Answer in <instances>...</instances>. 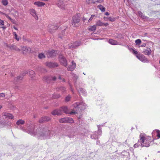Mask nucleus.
<instances>
[{"instance_id": "nucleus-1", "label": "nucleus", "mask_w": 160, "mask_h": 160, "mask_svg": "<svg viewBox=\"0 0 160 160\" xmlns=\"http://www.w3.org/2000/svg\"><path fill=\"white\" fill-rule=\"evenodd\" d=\"M25 123V121L22 119H19L16 122L17 125L19 127L18 128H19L21 130L26 132L27 133L30 134L36 137L39 139L44 140L45 139H48L51 137V135H53L54 131H50L49 130H47L45 129H38L35 132L34 131L33 127H28L27 129L22 127H20L19 126L21 125H22Z\"/></svg>"}, {"instance_id": "nucleus-2", "label": "nucleus", "mask_w": 160, "mask_h": 160, "mask_svg": "<svg viewBox=\"0 0 160 160\" xmlns=\"http://www.w3.org/2000/svg\"><path fill=\"white\" fill-rule=\"evenodd\" d=\"M139 138V143L141 144L142 147H149L150 145V143L153 142L154 140L151 137L147 136L144 133H141L140 134Z\"/></svg>"}, {"instance_id": "nucleus-3", "label": "nucleus", "mask_w": 160, "mask_h": 160, "mask_svg": "<svg viewBox=\"0 0 160 160\" xmlns=\"http://www.w3.org/2000/svg\"><path fill=\"white\" fill-rule=\"evenodd\" d=\"M87 107V105L83 102H77L74 103L72 106L71 108L73 111H74L79 110H82L85 109Z\"/></svg>"}, {"instance_id": "nucleus-4", "label": "nucleus", "mask_w": 160, "mask_h": 160, "mask_svg": "<svg viewBox=\"0 0 160 160\" xmlns=\"http://www.w3.org/2000/svg\"><path fill=\"white\" fill-rule=\"evenodd\" d=\"M73 79L75 81V86L77 90L80 94H82L84 96L87 95V92L84 90L82 88H79L76 84V81L78 78V76L74 73H72Z\"/></svg>"}, {"instance_id": "nucleus-5", "label": "nucleus", "mask_w": 160, "mask_h": 160, "mask_svg": "<svg viewBox=\"0 0 160 160\" xmlns=\"http://www.w3.org/2000/svg\"><path fill=\"white\" fill-rule=\"evenodd\" d=\"M132 53L135 55L136 57L142 62L144 63L148 62V60L145 56L142 54L138 53L137 51H132Z\"/></svg>"}, {"instance_id": "nucleus-6", "label": "nucleus", "mask_w": 160, "mask_h": 160, "mask_svg": "<svg viewBox=\"0 0 160 160\" xmlns=\"http://www.w3.org/2000/svg\"><path fill=\"white\" fill-rule=\"evenodd\" d=\"M66 52H62L59 55L58 59L60 63L66 67L67 66V61L65 57V53Z\"/></svg>"}, {"instance_id": "nucleus-7", "label": "nucleus", "mask_w": 160, "mask_h": 160, "mask_svg": "<svg viewBox=\"0 0 160 160\" xmlns=\"http://www.w3.org/2000/svg\"><path fill=\"white\" fill-rule=\"evenodd\" d=\"M80 21L79 16L76 14L72 17V24L74 27H78Z\"/></svg>"}, {"instance_id": "nucleus-8", "label": "nucleus", "mask_w": 160, "mask_h": 160, "mask_svg": "<svg viewBox=\"0 0 160 160\" xmlns=\"http://www.w3.org/2000/svg\"><path fill=\"white\" fill-rule=\"evenodd\" d=\"M98 131L97 132H95L91 136V138L92 139H96L98 138V137L101 135L102 131L100 129V125H98Z\"/></svg>"}, {"instance_id": "nucleus-9", "label": "nucleus", "mask_w": 160, "mask_h": 160, "mask_svg": "<svg viewBox=\"0 0 160 160\" xmlns=\"http://www.w3.org/2000/svg\"><path fill=\"white\" fill-rule=\"evenodd\" d=\"M60 109L61 110L62 113V112H63L66 113H69L70 114H73L77 113V112L74 111L69 112L68 109L66 106L61 107Z\"/></svg>"}, {"instance_id": "nucleus-10", "label": "nucleus", "mask_w": 160, "mask_h": 160, "mask_svg": "<svg viewBox=\"0 0 160 160\" xmlns=\"http://www.w3.org/2000/svg\"><path fill=\"white\" fill-rule=\"evenodd\" d=\"M80 45V41H76L72 43H71L69 44V47L70 49L76 48L77 47Z\"/></svg>"}, {"instance_id": "nucleus-11", "label": "nucleus", "mask_w": 160, "mask_h": 160, "mask_svg": "<svg viewBox=\"0 0 160 160\" xmlns=\"http://www.w3.org/2000/svg\"><path fill=\"white\" fill-rule=\"evenodd\" d=\"M72 64L70 65L67 67V69L68 71H73L76 68V63L73 61H72Z\"/></svg>"}, {"instance_id": "nucleus-12", "label": "nucleus", "mask_w": 160, "mask_h": 160, "mask_svg": "<svg viewBox=\"0 0 160 160\" xmlns=\"http://www.w3.org/2000/svg\"><path fill=\"white\" fill-rule=\"evenodd\" d=\"M30 13L34 17L36 20L38 19V17L36 10L33 8H32L29 10Z\"/></svg>"}, {"instance_id": "nucleus-13", "label": "nucleus", "mask_w": 160, "mask_h": 160, "mask_svg": "<svg viewBox=\"0 0 160 160\" xmlns=\"http://www.w3.org/2000/svg\"><path fill=\"white\" fill-rule=\"evenodd\" d=\"M46 65L50 68H54L57 67L58 66V64L57 63L51 62H46Z\"/></svg>"}, {"instance_id": "nucleus-14", "label": "nucleus", "mask_w": 160, "mask_h": 160, "mask_svg": "<svg viewBox=\"0 0 160 160\" xmlns=\"http://www.w3.org/2000/svg\"><path fill=\"white\" fill-rule=\"evenodd\" d=\"M2 115L4 116L5 118L9 119H12L13 118V116L11 113L4 112L2 113Z\"/></svg>"}, {"instance_id": "nucleus-15", "label": "nucleus", "mask_w": 160, "mask_h": 160, "mask_svg": "<svg viewBox=\"0 0 160 160\" xmlns=\"http://www.w3.org/2000/svg\"><path fill=\"white\" fill-rule=\"evenodd\" d=\"M49 31L51 33L53 32L55 30H56L58 28V26H54L50 25L48 26Z\"/></svg>"}, {"instance_id": "nucleus-16", "label": "nucleus", "mask_w": 160, "mask_h": 160, "mask_svg": "<svg viewBox=\"0 0 160 160\" xmlns=\"http://www.w3.org/2000/svg\"><path fill=\"white\" fill-rule=\"evenodd\" d=\"M57 6L61 9H64L65 7V4L61 0H58L57 1L56 4Z\"/></svg>"}, {"instance_id": "nucleus-17", "label": "nucleus", "mask_w": 160, "mask_h": 160, "mask_svg": "<svg viewBox=\"0 0 160 160\" xmlns=\"http://www.w3.org/2000/svg\"><path fill=\"white\" fill-rule=\"evenodd\" d=\"M52 114L53 115H61L62 114V110L60 109L55 110L52 112Z\"/></svg>"}, {"instance_id": "nucleus-18", "label": "nucleus", "mask_w": 160, "mask_h": 160, "mask_svg": "<svg viewBox=\"0 0 160 160\" xmlns=\"http://www.w3.org/2000/svg\"><path fill=\"white\" fill-rule=\"evenodd\" d=\"M87 3L88 4H90L91 3H101V0H86V1Z\"/></svg>"}, {"instance_id": "nucleus-19", "label": "nucleus", "mask_w": 160, "mask_h": 160, "mask_svg": "<svg viewBox=\"0 0 160 160\" xmlns=\"http://www.w3.org/2000/svg\"><path fill=\"white\" fill-rule=\"evenodd\" d=\"M11 123L9 122H8L7 123L6 122H0V127H9Z\"/></svg>"}, {"instance_id": "nucleus-20", "label": "nucleus", "mask_w": 160, "mask_h": 160, "mask_svg": "<svg viewBox=\"0 0 160 160\" xmlns=\"http://www.w3.org/2000/svg\"><path fill=\"white\" fill-rule=\"evenodd\" d=\"M50 119V118L48 117H42L39 120V122L40 123H42L44 122L48 121Z\"/></svg>"}, {"instance_id": "nucleus-21", "label": "nucleus", "mask_w": 160, "mask_h": 160, "mask_svg": "<svg viewBox=\"0 0 160 160\" xmlns=\"http://www.w3.org/2000/svg\"><path fill=\"white\" fill-rule=\"evenodd\" d=\"M34 4L38 7H41L44 6L45 5L44 3L39 1L34 2Z\"/></svg>"}, {"instance_id": "nucleus-22", "label": "nucleus", "mask_w": 160, "mask_h": 160, "mask_svg": "<svg viewBox=\"0 0 160 160\" xmlns=\"http://www.w3.org/2000/svg\"><path fill=\"white\" fill-rule=\"evenodd\" d=\"M108 42L112 45H116L118 44V42L112 39H109L108 40Z\"/></svg>"}, {"instance_id": "nucleus-23", "label": "nucleus", "mask_w": 160, "mask_h": 160, "mask_svg": "<svg viewBox=\"0 0 160 160\" xmlns=\"http://www.w3.org/2000/svg\"><path fill=\"white\" fill-rule=\"evenodd\" d=\"M104 20L106 21H108V20H109V21L111 22H114L116 20V19L115 18H105L104 17Z\"/></svg>"}, {"instance_id": "nucleus-24", "label": "nucleus", "mask_w": 160, "mask_h": 160, "mask_svg": "<svg viewBox=\"0 0 160 160\" xmlns=\"http://www.w3.org/2000/svg\"><path fill=\"white\" fill-rule=\"evenodd\" d=\"M96 29V25L93 26H91L89 27L88 30L90 31H94Z\"/></svg>"}, {"instance_id": "nucleus-25", "label": "nucleus", "mask_w": 160, "mask_h": 160, "mask_svg": "<svg viewBox=\"0 0 160 160\" xmlns=\"http://www.w3.org/2000/svg\"><path fill=\"white\" fill-rule=\"evenodd\" d=\"M141 42H142L141 40L139 39H137L135 41V43L136 45L138 46V47L139 46H140V45L141 44Z\"/></svg>"}, {"instance_id": "nucleus-26", "label": "nucleus", "mask_w": 160, "mask_h": 160, "mask_svg": "<svg viewBox=\"0 0 160 160\" xmlns=\"http://www.w3.org/2000/svg\"><path fill=\"white\" fill-rule=\"evenodd\" d=\"M67 117L62 118L59 119V121L61 123H67Z\"/></svg>"}, {"instance_id": "nucleus-27", "label": "nucleus", "mask_w": 160, "mask_h": 160, "mask_svg": "<svg viewBox=\"0 0 160 160\" xmlns=\"http://www.w3.org/2000/svg\"><path fill=\"white\" fill-rule=\"evenodd\" d=\"M96 25L99 26H103V22L100 20H98L97 21Z\"/></svg>"}, {"instance_id": "nucleus-28", "label": "nucleus", "mask_w": 160, "mask_h": 160, "mask_svg": "<svg viewBox=\"0 0 160 160\" xmlns=\"http://www.w3.org/2000/svg\"><path fill=\"white\" fill-rule=\"evenodd\" d=\"M148 44H146L145 43H141V44L140 45V46H139V47H146L147 48V49H148V50H151V49L149 48L148 47Z\"/></svg>"}, {"instance_id": "nucleus-29", "label": "nucleus", "mask_w": 160, "mask_h": 160, "mask_svg": "<svg viewBox=\"0 0 160 160\" xmlns=\"http://www.w3.org/2000/svg\"><path fill=\"white\" fill-rule=\"evenodd\" d=\"M98 8L102 12H104L105 11V8L101 5H99L98 6Z\"/></svg>"}, {"instance_id": "nucleus-30", "label": "nucleus", "mask_w": 160, "mask_h": 160, "mask_svg": "<svg viewBox=\"0 0 160 160\" xmlns=\"http://www.w3.org/2000/svg\"><path fill=\"white\" fill-rule=\"evenodd\" d=\"M23 78V76L21 75L18 76V77L15 78L14 79V80L16 81V82H19V80H22Z\"/></svg>"}, {"instance_id": "nucleus-31", "label": "nucleus", "mask_w": 160, "mask_h": 160, "mask_svg": "<svg viewBox=\"0 0 160 160\" xmlns=\"http://www.w3.org/2000/svg\"><path fill=\"white\" fill-rule=\"evenodd\" d=\"M58 90L64 92L66 91V88L63 87H61L58 88Z\"/></svg>"}, {"instance_id": "nucleus-32", "label": "nucleus", "mask_w": 160, "mask_h": 160, "mask_svg": "<svg viewBox=\"0 0 160 160\" xmlns=\"http://www.w3.org/2000/svg\"><path fill=\"white\" fill-rule=\"evenodd\" d=\"M67 123H72L74 122V120L72 118L69 117H67Z\"/></svg>"}, {"instance_id": "nucleus-33", "label": "nucleus", "mask_w": 160, "mask_h": 160, "mask_svg": "<svg viewBox=\"0 0 160 160\" xmlns=\"http://www.w3.org/2000/svg\"><path fill=\"white\" fill-rule=\"evenodd\" d=\"M151 52L152 51H144L143 52V53L146 55H149L151 54Z\"/></svg>"}, {"instance_id": "nucleus-34", "label": "nucleus", "mask_w": 160, "mask_h": 160, "mask_svg": "<svg viewBox=\"0 0 160 160\" xmlns=\"http://www.w3.org/2000/svg\"><path fill=\"white\" fill-rule=\"evenodd\" d=\"M35 73L34 71L31 70L29 72L30 76L32 78L34 76Z\"/></svg>"}, {"instance_id": "nucleus-35", "label": "nucleus", "mask_w": 160, "mask_h": 160, "mask_svg": "<svg viewBox=\"0 0 160 160\" xmlns=\"http://www.w3.org/2000/svg\"><path fill=\"white\" fill-rule=\"evenodd\" d=\"M155 132H157V136L158 138H160V131L159 130H155L153 131V133H155Z\"/></svg>"}, {"instance_id": "nucleus-36", "label": "nucleus", "mask_w": 160, "mask_h": 160, "mask_svg": "<svg viewBox=\"0 0 160 160\" xmlns=\"http://www.w3.org/2000/svg\"><path fill=\"white\" fill-rule=\"evenodd\" d=\"M2 2L4 6H6L8 4V0H2Z\"/></svg>"}, {"instance_id": "nucleus-37", "label": "nucleus", "mask_w": 160, "mask_h": 160, "mask_svg": "<svg viewBox=\"0 0 160 160\" xmlns=\"http://www.w3.org/2000/svg\"><path fill=\"white\" fill-rule=\"evenodd\" d=\"M38 58L40 59H42L45 57V56L43 53H40L38 55Z\"/></svg>"}, {"instance_id": "nucleus-38", "label": "nucleus", "mask_w": 160, "mask_h": 160, "mask_svg": "<svg viewBox=\"0 0 160 160\" xmlns=\"http://www.w3.org/2000/svg\"><path fill=\"white\" fill-rule=\"evenodd\" d=\"M139 146H141V144L140 143H139V140L137 143L135 144L134 145V148H137Z\"/></svg>"}, {"instance_id": "nucleus-39", "label": "nucleus", "mask_w": 160, "mask_h": 160, "mask_svg": "<svg viewBox=\"0 0 160 160\" xmlns=\"http://www.w3.org/2000/svg\"><path fill=\"white\" fill-rule=\"evenodd\" d=\"M138 15L141 16L142 18H145V16H144L143 14V13H142V12L141 11H138Z\"/></svg>"}, {"instance_id": "nucleus-40", "label": "nucleus", "mask_w": 160, "mask_h": 160, "mask_svg": "<svg viewBox=\"0 0 160 160\" xmlns=\"http://www.w3.org/2000/svg\"><path fill=\"white\" fill-rule=\"evenodd\" d=\"M71 98V97L70 95H68L65 98V101L66 102H68L70 101Z\"/></svg>"}, {"instance_id": "nucleus-41", "label": "nucleus", "mask_w": 160, "mask_h": 160, "mask_svg": "<svg viewBox=\"0 0 160 160\" xmlns=\"http://www.w3.org/2000/svg\"><path fill=\"white\" fill-rule=\"evenodd\" d=\"M95 17V15H92L90 18L88 20V22H91L93 19H94Z\"/></svg>"}, {"instance_id": "nucleus-42", "label": "nucleus", "mask_w": 160, "mask_h": 160, "mask_svg": "<svg viewBox=\"0 0 160 160\" xmlns=\"http://www.w3.org/2000/svg\"><path fill=\"white\" fill-rule=\"evenodd\" d=\"M58 79L61 80L62 82H65V79L63 78H62L61 76L58 77Z\"/></svg>"}, {"instance_id": "nucleus-43", "label": "nucleus", "mask_w": 160, "mask_h": 160, "mask_svg": "<svg viewBox=\"0 0 160 160\" xmlns=\"http://www.w3.org/2000/svg\"><path fill=\"white\" fill-rule=\"evenodd\" d=\"M5 96V94L4 93H0V98H4Z\"/></svg>"}, {"instance_id": "nucleus-44", "label": "nucleus", "mask_w": 160, "mask_h": 160, "mask_svg": "<svg viewBox=\"0 0 160 160\" xmlns=\"http://www.w3.org/2000/svg\"><path fill=\"white\" fill-rule=\"evenodd\" d=\"M4 25V22L3 21L0 19V26Z\"/></svg>"}, {"instance_id": "nucleus-45", "label": "nucleus", "mask_w": 160, "mask_h": 160, "mask_svg": "<svg viewBox=\"0 0 160 160\" xmlns=\"http://www.w3.org/2000/svg\"><path fill=\"white\" fill-rule=\"evenodd\" d=\"M5 16H6V17L8 18V19H9L10 20H12V19L9 16H8V15H5Z\"/></svg>"}, {"instance_id": "nucleus-46", "label": "nucleus", "mask_w": 160, "mask_h": 160, "mask_svg": "<svg viewBox=\"0 0 160 160\" xmlns=\"http://www.w3.org/2000/svg\"><path fill=\"white\" fill-rule=\"evenodd\" d=\"M17 36H17V34H15V39H17L18 41H19V38H18L17 37Z\"/></svg>"}, {"instance_id": "nucleus-47", "label": "nucleus", "mask_w": 160, "mask_h": 160, "mask_svg": "<svg viewBox=\"0 0 160 160\" xmlns=\"http://www.w3.org/2000/svg\"><path fill=\"white\" fill-rule=\"evenodd\" d=\"M52 80L53 81H55L56 79V77L55 76L52 77Z\"/></svg>"}, {"instance_id": "nucleus-48", "label": "nucleus", "mask_w": 160, "mask_h": 160, "mask_svg": "<svg viewBox=\"0 0 160 160\" xmlns=\"http://www.w3.org/2000/svg\"><path fill=\"white\" fill-rule=\"evenodd\" d=\"M108 25V23H103V26H107Z\"/></svg>"}, {"instance_id": "nucleus-49", "label": "nucleus", "mask_w": 160, "mask_h": 160, "mask_svg": "<svg viewBox=\"0 0 160 160\" xmlns=\"http://www.w3.org/2000/svg\"><path fill=\"white\" fill-rule=\"evenodd\" d=\"M96 144L97 145L100 144V142L99 141H97V142H96Z\"/></svg>"}, {"instance_id": "nucleus-50", "label": "nucleus", "mask_w": 160, "mask_h": 160, "mask_svg": "<svg viewBox=\"0 0 160 160\" xmlns=\"http://www.w3.org/2000/svg\"><path fill=\"white\" fill-rule=\"evenodd\" d=\"M105 14L107 15V16H108V15H109V13H108V12H105Z\"/></svg>"}, {"instance_id": "nucleus-51", "label": "nucleus", "mask_w": 160, "mask_h": 160, "mask_svg": "<svg viewBox=\"0 0 160 160\" xmlns=\"http://www.w3.org/2000/svg\"><path fill=\"white\" fill-rule=\"evenodd\" d=\"M60 96V95H58L56 96L55 97H54V98H59Z\"/></svg>"}, {"instance_id": "nucleus-52", "label": "nucleus", "mask_w": 160, "mask_h": 160, "mask_svg": "<svg viewBox=\"0 0 160 160\" xmlns=\"http://www.w3.org/2000/svg\"><path fill=\"white\" fill-rule=\"evenodd\" d=\"M69 84L70 86V87H71V91H72V92H73V90H72V88H71V85H70V83H69Z\"/></svg>"}, {"instance_id": "nucleus-53", "label": "nucleus", "mask_w": 160, "mask_h": 160, "mask_svg": "<svg viewBox=\"0 0 160 160\" xmlns=\"http://www.w3.org/2000/svg\"><path fill=\"white\" fill-rule=\"evenodd\" d=\"M68 137L69 138H73V136H72L71 135H69L68 136Z\"/></svg>"}, {"instance_id": "nucleus-54", "label": "nucleus", "mask_w": 160, "mask_h": 160, "mask_svg": "<svg viewBox=\"0 0 160 160\" xmlns=\"http://www.w3.org/2000/svg\"><path fill=\"white\" fill-rule=\"evenodd\" d=\"M13 28L16 30H18V28H16V27H15V26H13Z\"/></svg>"}, {"instance_id": "nucleus-55", "label": "nucleus", "mask_w": 160, "mask_h": 160, "mask_svg": "<svg viewBox=\"0 0 160 160\" xmlns=\"http://www.w3.org/2000/svg\"><path fill=\"white\" fill-rule=\"evenodd\" d=\"M86 19H87L86 18L84 17L83 18V20L84 22H85V21L86 20Z\"/></svg>"}, {"instance_id": "nucleus-56", "label": "nucleus", "mask_w": 160, "mask_h": 160, "mask_svg": "<svg viewBox=\"0 0 160 160\" xmlns=\"http://www.w3.org/2000/svg\"><path fill=\"white\" fill-rule=\"evenodd\" d=\"M44 79H45V80H46V82H48V80H47L48 79V78L47 77H45Z\"/></svg>"}, {"instance_id": "nucleus-57", "label": "nucleus", "mask_w": 160, "mask_h": 160, "mask_svg": "<svg viewBox=\"0 0 160 160\" xmlns=\"http://www.w3.org/2000/svg\"><path fill=\"white\" fill-rule=\"evenodd\" d=\"M52 51H49V53H51L52 52Z\"/></svg>"}, {"instance_id": "nucleus-58", "label": "nucleus", "mask_w": 160, "mask_h": 160, "mask_svg": "<svg viewBox=\"0 0 160 160\" xmlns=\"http://www.w3.org/2000/svg\"><path fill=\"white\" fill-rule=\"evenodd\" d=\"M13 33L14 35V36L15 35V34H16L15 32H13Z\"/></svg>"}, {"instance_id": "nucleus-59", "label": "nucleus", "mask_w": 160, "mask_h": 160, "mask_svg": "<svg viewBox=\"0 0 160 160\" xmlns=\"http://www.w3.org/2000/svg\"><path fill=\"white\" fill-rule=\"evenodd\" d=\"M54 51V52H57V51H56V50H55V51Z\"/></svg>"}, {"instance_id": "nucleus-60", "label": "nucleus", "mask_w": 160, "mask_h": 160, "mask_svg": "<svg viewBox=\"0 0 160 160\" xmlns=\"http://www.w3.org/2000/svg\"><path fill=\"white\" fill-rule=\"evenodd\" d=\"M2 108V106L1 105H0V109Z\"/></svg>"}, {"instance_id": "nucleus-61", "label": "nucleus", "mask_w": 160, "mask_h": 160, "mask_svg": "<svg viewBox=\"0 0 160 160\" xmlns=\"http://www.w3.org/2000/svg\"><path fill=\"white\" fill-rule=\"evenodd\" d=\"M70 51H68V53H70V52H70Z\"/></svg>"}, {"instance_id": "nucleus-62", "label": "nucleus", "mask_w": 160, "mask_h": 160, "mask_svg": "<svg viewBox=\"0 0 160 160\" xmlns=\"http://www.w3.org/2000/svg\"><path fill=\"white\" fill-rule=\"evenodd\" d=\"M26 49L27 50H28V49L27 48L26 49H25V50H26ZM23 50H24V49H23Z\"/></svg>"}, {"instance_id": "nucleus-63", "label": "nucleus", "mask_w": 160, "mask_h": 160, "mask_svg": "<svg viewBox=\"0 0 160 160\" xmlns=\"http://www.w3.org/2000/svg\"><path fill=\"white\" fill-rule=\"evenodd\" d=\"M99 39V38H97V39H95V40H98V39Z\"/></svg>"}, {"instance_id": "nucleus-64", "label": "nucleus", "mask_w": 160, "mask_h": 160, "mask_svg": "<svg viewBox=\"0 0 160 160\" xmlns=\"http://www.w3.org/2000/svg\"><path fill=\"white\" fill-rule=\"evenodd\" d=\"M83 74H84V75H85V74L84 72L83 73Z\"/></svg>"}]
</instances>
